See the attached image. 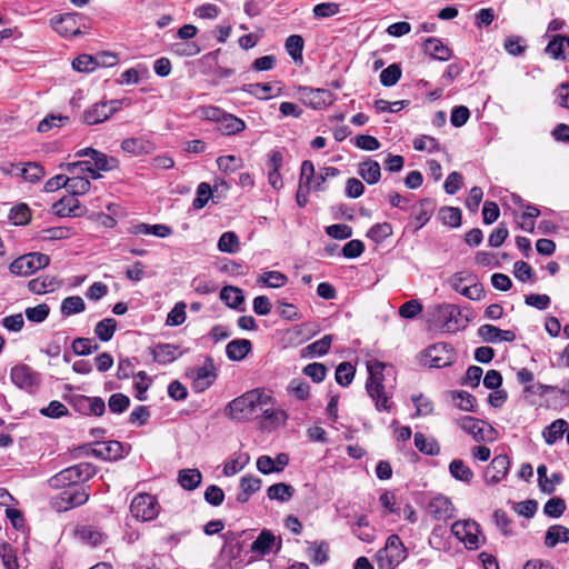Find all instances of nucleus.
<instances>
[{"instance_id": "obj_10", "label": "nucleus", "mask_w": 569, "mask_h": 569, "mask_svg": "<svg viewBox=\"0 0 569 569\" xmlns=\"http://www.w3.org/2000/svg\"><path fill=\"white\" fill-rule=\"evenodd\" d=\"M10 379L18 388L33 392L40 385V375L27 365H17L10 371Z\"/></svg>"}, {"instance_id": "obj_43", "label": "nucleus", "mask_w": 569, "mask_h": 569, "mask_svg": "<svg viewBox=\"0 0 569 569\" xmlns=\"http://www.w3.org/2000/svg\"><path fill=\"white\" fill-rule=\"evenodd\" d=\"M79 208V201L72 196L64 197L53 204L54 212L60 217H67L76 214V210Z\"/></svg>"}, {"instance_id": "obj_31", "label": "nucleus", "mask_w": 569, "mask_h": 569, "mask_svg": "<svg viewBox=\"0 0 569 569\" xmlns=\"http://www.w3.org/2000/svg\"><path fill=\"white\" fill-rule=\"evenodd\" d=\"M218 128L223 134L232 136L243 131L246 129V123L242 119L231 113H226Z\"/></svg>"}, {"instance_id": "obj_30", "label": "nucleus", "mask_w": 569, "mask_h": 569, "mask_svg": "<svg viewBox=\"0 0 569 569\" xmlns=\"http://www.w3.org/2000/svg\"><path fill=\"white\" fill-rule=\"evenodd\" d=\"M296 490L295 488L284 482H278L274 485H271L267 489V497L270 500H277L279 502H288L295 495Z\"/></svg>"}, {"instance_id": "obj_26", "label": "nucleus", "mask_w": 569, "mask_h": 569, "mask_svg": "<svg viewBox=\"0 0 569 569\" xmlns=\"http://www.w3.org/2000/svg\"><path fill=\"white\" fill-rule=\"evenodd\" d=\"M483 421H480L473 417L466 416L458 420V426L466 431L467 433L471 435L472 438L476 441H483Z\"/></svg>"}, {"instance_id": "obj_56", "label": "nucleus", "mask_w": 569, "mask_h": 569, "mask_svg": "<svg viewBox=\"0 0 569 569\" xmlns=\"http://www.w3.org/2000/svg\"><path fill=\"white\" fill-rule=\"evenodd\" d=\"M302 372L310 377L313 382L319 383L322 382L327 376V368L323 363L312 362L307 365Z\"/></svg>"}, {"instance_id": "obj_37", "label": "nucleus", "mask_w": 569, "mask_h": 569, "mask_svg": "<svg viewBox=\"0 0 569 569\" xmlns=\"http://www.w3.org/2000/svg\"><path fill=\"white\" fill-rule=\"evenodd\" d=\"M83 120L87 124H98L107 120L106 102L94 103L83 113Z\"/></svg>"}, {"instance_id": "obj_1", "label": "nucleus", "mask_w": 569, "mask_h": 569, "mask_svg": "<svg viewBox=\"0 0 569 569\" xmlns=\"http://www.w3.org/2000/svg\"><path fill=\"white\" fill-rule=\"evenodd\" d=\"M271 397L262 390L253 389L233 399L226 413L236 421H248L260 417L263 405H270Z\"/></svg>"}, {"instance_id": "obj_48", "label": "nucleus", "mask_w": 569, "mask_h": 569, "mask_svg": "<svg viewBox=\"0 0 569 569\" xmlns=\"http://www.w3.org/2000/svg\"><path fill=\"white\" fill-rule=\"evenodd\" d=\"M69 469L76 485L80 481L88 480L96 473V468L89 462H81L69 467Z\"/></svg>"}, {"instance_id": "obj_7", "label": "nucleus", "mask_w": 569, "mask_h": 569, "mask_svg": "<svg viewBox=\"0 0 569 569\" xmlns=\"http://www.w3.org/2000/svg\"><path fill=\"white\" fill-rule=\"evenodd\" d=\"M437 202L432 198H423L410 207V222L408 228L417 232L423 228L433 216Z\"/></svg>"}, {"instance_id": "obj_3", "label": "nucleus", "mask_w": 569, "mask_h": 569, "mask_svg": "<svg viewBox=\"0 0 569 569\" xmlns=\"http://www.w3.org/2000/svg\"><path fill=\"white\" fill-rule=\"evenodd\" d=\"M468 321V318L463 320L461 309L453 303L437 305L430 311V326L442 332L455 333L466 328Z\"/></svg>"}, {"instance_id": "obj_54", "label": "nucleus", "mask_w": 569, "mask_h": 569, "mask_svg": "<svg viewBox=\"0 0 569 569\" xmlns=\"http://www.w3.org/2000/svg\"><path fill=\"white\" fill-rule=\"evenodd\" d=\"M566 510V502L562 498L549 499L543 506V512L550 518H559Z\"/></svg>"}, {"instance_id": "obj_13", "label": "nucleus", "mask_w": 569, "mask_h": 569, "mask_svg": "<svg viewBox=\"0 0 569 569\" xmlns=\"http://www.w3.org/2000/svg\"><path fill=\"white\" fill-rule=\"evenodd\" d=\"M303 103L312 109H322L333 103V93L327 89H313L311 87H299L298 89Z\"/></svg>"}, {"instance_id": "obj_8", "label": "nucleus", "mask_w": 569, "mask_h": 569, "mask_svg": "<svg viewBox=\"0 0 569 569\" xmlns=\"http://www.w3.org/2000/svg\"><path fill=\"white\" fill-rule=\"evenodd\" d=\"M59 167L71 174L97 179L101 177L100 171H107V157H100L96 161L83 160L61 163Z\"/></svg>"}, {"instance_id": "obj_64", "label": "nucleus", "mask_w": 569, "mask_h": 569, "mask_svg": "<svg viewBox=\"0 0 569 569\" xmlns=\"http://www.w3.org/2000/svg\"><path fill=\"white\" fill-rule=\"evenodd\" d=\"M186 305L183 302H177L171 311L167 316L166 323L168 326H180L186 320Z\"/></svg>"}, {"instance_id": "obj_14", "label": "nucleus", "mask_w": 569, "mask_h": 569, "mask_svg": "<svg viewBox=\"0 0 569 569\" xmlns=\"http://www.w3.org/2000/svg\"><path fill=\"white\" fill-rule=\"evenodd\" d=\"M216 378L214 365L210 358H207L203 366L193 370L192 388L196 392H202L213 385Z\"/></svg>"}, {"instance_id": "obj_4", "label": "nucleus", "mask_w": 569, "mask_h": 569, "mask_svg": "<svg viewBox=\"0 0 569 569\" xmlns=\"http://www.w3.org/2000/svg\"><path fill=\"white\" fill-rule=\"evenodd\" d=\"M408 557L407 548L398 535H390L386 545L377 553L379 567L382 569H395Z\"/></svg>"}, {"instance_id": "obj_18", "label": "nucleus", "mask_w": 569, "mask_h": 569, "mask_svg": "<svg viewBox=\"0 0 569 569\" xmlns=\"http://www.w3.org/2000/svg\"><path fill=\"white\" fill-rule=\"evenodd\" d=\"M153 360L160 365H168L182 356L178 346L171 343H158L152 348Z\"/></svg>"}, {"instance_id": "obj_27", "label": "nucleus", "mask_w": 569, "mask_h": 569, "mask_svg": "<svg viewBox=\"0 0 569 569\" xmlns=\"http://www.w3.org/2000/svg\"><path fill=\"white\" fill-rule=\"evenodd\" d=\"M202 481V475L198 469H182L178 473V483L188 491L197 489Z\"/></svg>"}, {"instance_id": "obj_41", "label": "nucleus", "mask_w": 569, "mask_h": 569, "mask_svg": "<svg viewBox=\"0 0 569 569\" xmlns=\"http://www.w3.org/2000/svg\"><path fill=\"white\" fill-rule=\"evenodd\" d=\"M415 446L416 448L428 456H436L440 451V446L435 439H427L423 433H415Z\"/></svg>"}, {"instance_id": "obj_5", "label": "nucleus", "mask_w": 569, "mask_h": 569, "mask_svg": "<svg viewBox=\"0 0 569 569\" xmlns=\"http://www.w3.org/2000/svg\"><path fill=\"white\" fill-rule=\"evenodd\" d=\"M50 263L49 256L41 252H31L13 260L9 267L11 273L28 277L36 271L46 268Z\"/></svg>"}, {"instance_id": "obj_2", "label": "nucleus", "mask_w": 569, "mask_h": 569, "mask_svg": "<svg viewBox=\"0 0 569 569\" xmlns=\"http://www.w3.org/2000/svg\"><path fill=\"white\" fill-rule=\"evenodd\" d=\"M392 370L390 365L385 362L375 361L368 365L369 377L366 382V389L375 402V407L378 411H391L392 401L383 385V371Z\"/></svg>"}, {"instance_id": "obj_57", "label": "nucleus", "mask_w": 569, "mask_h": 569, "mask_svg": "<svg viewBox=\"0 0 569 569\" xmlns=\"http://www.w3.org/2000/svg\"><path fill=\"white\" fill-rule=\"evenodd\" d=\"M452 398L458 400L457 406L459 409L465 410V411H471V412L475 411L477 400H476L475 396H472L468 391H465V390L455 391L452 393Z\"/></svg>"}, {"instance_id": "obj_52", "label": "nucleus", "mask_w": 569, "mask_h": 569, "mask_svg": "<svg viewBox=\"0 0 569 569\" xmlns=\"http://www.w3.org/2000/svg\"><path fill=\"white\" fill-rule=\"evenodd\" d=\"M443 224L459 227L461 224V211L455 207H443L439 211Z\"/></svg>"}, {"instance_id": "obj_49", "label": "nucleus", "mask_w": 569, "mask_h": 569, "mask_svg": "<svg viewBox=\"0 0 569 569\" xmlns=\"http://www.w3.org/2000/svg\"><path fill=\"white\" fill-rule=\"evenodd\" d=\"M48 485L53 489L76 487L69 467L52 476L48 480Z\"/></svg>"}, {"instance_id": "obj_33", "label": "nucleus", "mask_w": 569, "mask_h": 569, "mask_svg": "<svg viewBox=\"0 0 569 569\" xmlns=\"http://www.w3.org/2000/svg\"><path fill=\"white\" fill-rule=\"evenodd\" d=\"M569 541V529L561 525H553L546 532L545 543L549 548H553L559 542Z\"/></svg>"}, {"instance_id": "obj_51", "label": "nucleus", "mask_w": 569, "mask_h": 569, "mask_svg": "<svg viewBox=\"0 0 569 569\" xmlns=\"http://www.w3.org/2000/svg\"><path fill=\"white\" fill-rule=\"evenodd\" d=\"M90 188V181L87 177L72 174L69 178L67 190L70 191L73 196L83 194Z\"/></svg>"}, {"instance_id": "obj_55", "label": "nucleus", "mask_w": 569, "mask_h": 569, "mask_svg": "<svg viewBox=\"0 0 569 569\" xmlns=\"http://www.w3.org/2000/svg\"><path fill=\"white\" fill-rule=\"evenodd\" d=\"M340 6L336 2H322L313 7L312 12L316 19L330 18L339 13Z\"/></svg>"}, {"instance_id": "obj_58", "label": "nucleus", "mask_w": 569, "mask_h": 569, "mask_svg": "<svg viewBox=\"0 0 569 569\" xmlns=\"http://www.w3.org/2000/svg\"><path fill=\"white\" fill-rule=\"evenodd\" d=\"M244 92L254 94L259 99H270L273 94L271 93L272 87L269 83H250L242 87Z\"/></svg>"}, {"instance_id": "obj_25", "label": "nucleus", "mask_w": 569, "mask_h": 569, "mask_svg": "<svg viewBox=\"0 0 569 569\" xmlns=\"http://www.w3.org/2000/svg\"><path fill=\"white\" fill-rule=\"evenodd\" d=\"M76 536L81 542L91 547H96L97 545L101 543L103 539V533L91 525L77 527Z\"/></svg>"}, {"instance_id": "obj_16", "label": "nucleus", "mask_w": 569, "mask_h": 569, "mask_svg": "<svg viewBox=\"0 0 569 569\" xmlns=\"http://www.w3.org/2000/svg\"><path fill=\"white\" fill-rule=\"evenodd\" d=\"M430 516L436 520H447L453 517L455 508L449 498L439 495L430 499L427 506Z\"/></svg>"}, {"instance_id": "obj_38", "label": "nucleus", "mask_w": 569, "mask_h": 569, "mask_svg": "<svg viewBox=\"0 0 569 569\" xmlns=\"http://www.w3.org/2000/svg\"><path fill=\"white\" fill-rule=\"evenodd\" d=\"M86 303L83 299L79 296L67 297L62 300L60 305V312L64 317H70L76 313H80L84 311Z\"/></svg>"}, {"instance_id": "obj_29", "label": "nucleus", "mask_w": 569, "mask_h": 569, "mask_svg": "<svg viewBox=\"0 0 569 569\" xmlns=\"http://www.w3.org/2000/svg\"><path fill=\"white\" fill-rule=\"evenodd\" d=\"M466 280L461 272L455 273L450 279V284L453 290L460 292L466 298L478 300L481 297V289L478 284L469 286L467 288H462L461 283Z\"/></svg>"}, {"instance_id": "obj_24", "label": "nucleus", "mask_w": 569, "mask_h": 569, "mask_svg": "<svg viewBox=\"0 0 569 569\" xmlns=\"http://www.w3.org/2000/svg\"><path fill=\"white\" fill-rule=\"evenodd\" d=\"M220 299L231 309L242 310L244 297L238 287L226 286L220 291Z\"/></svg>"}, {"instance_id": "obj_62", "label": "nucleus", "mask_w": 569, "mask_h": 569, "mask_svg": "<svg viewBox=\"0 0 569 569\" xmlns=\"http://www.w3.org/2000/svg\"><path fill=\"white\" fill-rule=\"evenodd\" d=\"M211 187L207 182L199 183L197 188V196L193 199L192 207L194 209H202L209 201L211 197Z\"/></svg>"}, {"instance_id": "obj_36", "label": "nucleus", "mask_w": 569, "mask_h": 569, "mask_svg": "<svg viewBox=\"0 0 569 569\" xmlns=\"http://www.w3.org/2000/svg\"><path fill=\"white\" fill-rule=\"evenodd\" d=\"M450 475L459 481L470 483L473 479L472 470L460 459H455L449 465Z\"/></svg>"}, {"instance_id": "obj_11", "label": "nucleus", "mask_w": 569, "mask_h": 569, "mask_svg": "<svg viewBox=\"0 0 569 569\" xmlns=\"http://www.w3.org/2000/svg\"><path fill=\"white\" fill-rule=\"evenodd\" d=\"M452 535L461 540L469 549L479 547V525L473 520L456 521L451 526Z\"/></svg>"}, {"instance_id": "obj_40", "label": "nucleus", "mask_w": 569, "mask_h": 569, "mask_svg": "<svg viewBox=\"0 0 569 569\" xmlns=\"http://www.w3.org/2000/svg\"><path fill=\"white\" fill-rule=\"evenodd\" d=\"M287 391L297 400L306 401L310 396V386L306 380L301 378H295L289 382Z\"/></svg>"}, {"instance_id": "obj_17", "label": "nucleus", "mask_w": 569, "mask_h": 569, "mask_svg": "<svg viewBox=\"0 0 569 569\" xmlns=\"http://www.w3.org/2000/svg\"><path fill=\"white\" fill-rule=\"evenodd\" d=\"M545 51L555 60L569 59V37L562 34L552 36Z\"/></svg>"}, {"instance_id": "obj_42", "label": "nucleus", "mask_w": 569, "mask_h": 569, "mask_svg": "<svg viewBox=\"0 0 569 569\" xmlns=\"http://www.w3.org/2000/svg\"><path fill=\"white\" fill-rule=\"evenodd\" d=\"M218 249L221 252L236 253L239 251V238L233 231L223 232L218 241Z\"/></svg>"}, {"instance_id": "obj_50", "label": "nucleus", "mask_w": 569, "mask_h": 569, "mask_svg": "<svg viewBox=\"0 0 569 569\" xmlns=\"http://www.w3.org/2000/svg\"><path fill=\"white\" fill-rule=\"evenodd\" d=\"M401 77V68L397 63H392L383 69L380 73V82L385 87L395 86Z\"/></svg>"}, {"instance_id": "obj_23", "label": "nucleus", "mask_w": 569, "mask_h": 569, "mask_svg": "<svg viewBox=\"0 0 569 569\" xmlns=\"http://www.w3.org/2000/svg\"><path fill=\"white\" fill-rule=\"evenodd\" d=\"M252 343L247 339H236L226 347L227 357L232 361H240L251 351Z\"/></svg>"}, {"instance_id": "obj_45", "label": "nucleus", "mask_w": 569, "mask_h": 569, "mask_svg": "<svg viewBox=\"0 0 569 569\" xmlns=\"http://www.w3.org/2000/svg\"><path fill=\"white\" fill-rule=\"evenodd\" d=\"M355 373L356 369L350 362H341L336 369L335 378L337 383L347 387L352 382Z\"/></svg>"}, {"instance_id": "obj_21", "label": "nucleus", "mask_w": 569, "mask_h": 569, "mask_svg": "<svg viewBox=\"0 0 569 569\" xmlns=\"http://www.w3.org/2000/svg\"><path fill=\"white\" fill-rule=\"evenodd\" d=\"M17 176L22 177L24 181L30 183H37L46 176V171L43 167L37 162H26L17 167Z\"/></svg>"}, {"instance_id": "obj_22", "label": "nucleus", "mask_w": 569, "mask_h": 569, "mask_svg": "<svg viewBox=\"0 0 569 569\" xmlns=\"http://www.w3.org/2000/svg\"><path fill=\"white\" fill-rule=\"evenodd\" d=\"M276 543L274 535L269 530H262L251 543V551L260 556H266L272 551Z\"/></svg>"}, {"instance_id": "obj_47", "label": "nucleus", "mask_w": 569, "mask_h": 569, "mask_svg": "<svg viewBox=\"0 0 569 569\" xmlns=\"http://www.w3.org/2000/svg\"><path fill=\"white\" fill-rule=\"evenodd\" d=\"M392 234V226L389 222L376 223L367 232V237L373 242L380 243Z\"/></svg>"}, {"instance_id": "obj_6", "label": "nucleus", "mask_w": 569, "mask_h": 569, "mask_svg": "<svg viewBox=\"0 0 569 569\" xmlns=\"http://www.w3.org/2000/svg\"><path fill=\"white\" fill-rule=\"evenodd\" d=\"M89 499V493L83 487H69L51 499V505L57 511H67L69 509L82 506Z\"/></svg>"}, {"instance_id": "obj_9", "label": "nucleus", "mask_w": 569, "mask_h": 569, "mask_svg": "<svg viewBox=\"0 0 569 569\" xmlns=\"http://www.w3.org/2000/svg\"><path fill=\"white\" fill-rule=\"evenodd\" d=\"M159 503L150 493H139L131 502L130 511L133 517L142 521L153 520L159 513Z\"/></svg>"}, {"instance_id": "obj_60", "label": "nucleus", "mask_w": 569, "mask_h": 569, "mask_svg": "<svg viewBox=\"0 0 569 569\" xmlns=\"http://www.w3.org/2000/svg\"><path fill=\"white\" fill-rule=\"evenodd\" d=\"M98 63L92 56L81 54L72 61V68L79 72H91Z\"/></svg>"}, {"instance_id": "obj_15", "label": "nucleus", "mask_w": 569, "mask_h": 569, "mask_svg": "<svg viewBox=\"0 0 569 569\" xmlns=\"http://www.w3.org/2000/svg\"><path fill=\"white\" fill-rule=\"evenodd\" d=\"M510 461L507 455L496 456L485 472V480L489 485L500 482L508 473Z\"/></svg>"}, {"instance_id": "obj_32", "label": "nucleus", "mask_w": 569, "mask_h": 569, "mask_svg": "<svg viewBox=\"0 0 569 569\" xmlns=\"http://www.w3.org/2000/svg\"><path fill=\"white\" fill-rule=\"evenodd\" d=\"M359 176L369 184H375L380 180V164L375 160H367L359 166Z\"/></svg>"}, {"instance_id": "obj_28", "label": "nucleus", "mask_w": 569, "mask_h": 569, "mask_svg": "<svg viewBox=\"0 0 569 569\" xmlns=\"http://www.w3.org/2000/svg\"><path fill=\"white\" fill-rule=\"evenodd\" d=\"M333 337L331 335H325L321 339L308 345L302 349V357H321L326 355L332 343Z\"/></svg>"}, {"instance_id": "obj_44", "label": "nucleus", "mask_w": 569, "mask_h": 569, "mask_svg": "<svg viewBox=\"0 0 569 569\" xmlns=\"http://www.w3.org/2000/svg\"><path fill=\"white\" fill-rule=\"evenodd\" d=\"M303 39L299 34H291L287 38L284 47L288 52V54L295 60V61H301L302 60V50H303Z\"/></svg>"}, {"instance_id": "obj_20", "label": "nucleus", "mask_w": 569, "mask_h": 569, "mask_svg": "<svg viewBox=\"0 0 569 569\" xmlns=\"http://www.w3.org/2000/svg\"><path fill=\"white\" fill-rule=\"evenodd\" d=\"M121 148L133 156H141L151 153L154 144L144 138H130L122 141Z\"/></svg>"}, {"instance_id": "obj_61", "label": "nucleus", "mask_w": 569, "mask_h": 569, "mask_svg": "<svg viewBox=\"0 0 569 569\" xmlns=\"http://www.w3.org/2000/svg\"><path fill=\"white\" fill-rule=\"evenodd\" d=\"M72 350L76 355L86 356L98 350V345L91 339L78 338L72 342Z\"/></svg>"}, {"instance_id": "obj_46", "label": "nucleus", "mask_w": 569, "mask_h": 569, "mask_svg": "<svg viewBox=\"0 0 569 569\" xmlns=\"http://www.w3.org/2000/svg\"><path fill=\"white\" fill-rule=\"evenodd\" d=\"M8 218L16 226H23L29 222L31 212L26 203H20L10 209Z\"/></svg>"}, {"instance_id": "obj_35", "label": "nucleus", "mask_w": 569, "mask_h": 569, "mask_svg": "<svg viewBox=\"0 0 569 569\" xmlns=\"http://www.w3.org/2000/svg\"><path fill=\"white\" fill-rule=\"evenodd\" d=\"M567 421L563 419H557L549 425L542 432L543 439L548 445H553L556 441L562 438L566 429Z\"/></svg>"}, {"instance_id": "obj_59", "label": "nucleus", "mask_w": 569, "mask_h": 569, "mask_svg": "<svg viewBox=\"0 0 569 569\" xmlns=\"http://www.w3.org/2000/svg\"><path fill=\"white\" fill-rule=\"evenodd\" d=\"M40 413L44 417L58 419L68 415V408L62 402L53 400L47 407L40 409Z\"/></svg>"}, {"instance_id": "obj_19", "label": "nucleus", "mask_w": 569, "mask_h": 569, "mask_svg": "<svg viewBox=\"0 0 569 569\" xmlns=\"http://www.w3.org/2000/svg\"><path fill=\"white\" fill-rule=\"evenodd\" d=\"M423 48L432 59L448 61L451 58V50L438 38L430 37L426 39Z\"/></svg>"}, {"instance_id": "obj_39", "label": "nucleus", "mask_w": 569, "mask_h": 569, "mask_svg": "<svg viewBox=\"0 0 569 569\" xmlns=\"http://www.w3.org/2000/svg\"><path fill=\"white\" fill-rule=\"evenodd\" d=\"M136 234H153L159 238H166L172 233V229L166 224L139 223L133 227Z\"/></svg>"}, {"instance_id": "obj_63", "label": "nucleus", "mask_w": 569, "mask_h": 569, "mask_svg": "<svg viewBox=\"0 0 569 569\" xmlns=\"http://www.w3.org/2000/svg\"><path fill=\"white\" fill-rule=\"evenodd\" d=\"M326 233L338 240H345L352 236V228L345 223L330 224L326 228Z\"/></svg>"}, {"instance_id": "obj_53", "label": "nucleus", "mask_w": 569, "mask_h": 569, "mask_svg": "<svg viewBox=\"0 0 569 569\" xmlns=\"http://www.w3.org/2000/svg\"><path fill=\"white\" fill-rule=\"evenodd\" d=\"M50 312V308L47 303H40L36 307H29L24 310L27 319L31 322L41 323L43 322Z\"/></svg>"}, {"instance_id": "obj_34", "label": "nucleus", "mask_w": 569, "mask_h": 569, "mask_svg": "<svg viewBox=\"0 0 569 569\" xmlns=\"http://www.w3.org/2000/svg\"><path fill=\"white\" fill-rule=\"evenodd\" d=\"M288 281V277L280 271H266L258 276L257 283L268 288H281Z\"/></svg>"}, {"instance_id": "obj_12", "label": "nucleus", "mask_w": 569, "mask_h": 569, "mask_svg": "<svg viewBox=\"0 0 569 569\" xmlns=\"http://www.w3.org/2000/svg\"><path fill=\"white\" fill-rule=\"evenodd\" d=\"M425 357L428 359L430 367L445 368L453 362L455 352L450 345L438 342L426 349Z\"/></svg>"}]
</instances>
